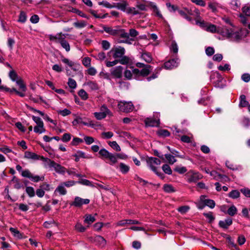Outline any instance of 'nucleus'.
<instances>
[{
	"label": "nucleus",
	"mask_w": 250,
	"mask_h": 250,
	"mask_svg": "<svg viewBox=\"0 0 250 250\" xmlns=\"http://www.w3.org/2000/svg\"><path fill=\"white\" fill-rule=\"evenodd\" d=\"M129 62V58L125 56H123L122 57L120 58V60H118V63H120L122 64H126Z\"/></svg>",
	"instance_id": "63"
},
{
	"label": "nucleus",
	"mask_w": 250,
	"mask_h": 250,
	"mask_svg": "<svg viewBox=\"0 0 250 250\" xmlns=\"http://www.w3.org/2000/svg\"><path fill=\"white\" fill-rule=\"evenodd\" d=\"M200 201L203 202L205 204V206H208L211 208H213L215 205L213 200L210 199H206L204 196L202 195L200 197Z\"/></svg>",
	"instance_id": "20"
},
{
	"label": "nucleus",
	"mask_w": 250,
	"mask_h": 250,
	"mask_svg": "<svg viewBox=\"0 0 250 250\" xmlns=\"http://www.w3.org/2000/svg\"><path fill=\"white\" fill-rule=\"evenodd\" d=\"M160 113L154 112L152 117L147 118L145 119V122L146 125H149V124H152V125H159L160 124Z\"/></svg>",
	"instance_id": "10"
},
{
	"label": "nucleus",
	"mask_w": 250,
	"mask_h": 250,
	"mask_svg": "<svg viewBox=\"0 0 250 250\" xmlns=\"http://www.w3.org/2000/svg\"><path fill=\"white\" fill-rule=\"evenodd\" d=\"M237 209L234 206H231L228 210L227 213L230 216H234L237 213Z\"/></svg>",
	"instance_id": "47"
},
{
	"label": "nucleus",
	"mask_w": 250,
	"mask_h": 250,
	"mask_svg": "<svg viewBox=\"0 0 250 250\" xmlns=\"http://www.w3.org/2000/svg\"><path fill=\"white\" fill-rule=\"evenodd\" d=\"M90 201L88 199H83L79 197H76L74 201L71 204V205L75 207H81L84 204H88Z\"/></svg>",
	"instance_id": "14"
},
{
	"label": "nucleus",
	"mask_w": 250,
	"mask_h": 250,
	"mask_svg": "<svg viewBox=\"0 0 250 250\" xmlns=\"http://www.w3.org/2000/svg\"><path fill=\"white\" fill-rule=\"evenodd\" d=\"M38 112L39 113L40 115L42 116V117L44 120L48 121L54 125H56V123H55L54 121L51 119L47 115L45 114L44 113L39 110L38 111Z\"/></svg>",
	"instance_id": "42"
},
{
	"label": "nucleus",
	"mask_w": 250,
	"mask_h": 250,
	"mask_svg": "<svg viewBox=\"0 0 250 250\" xmlns=\"http://www.w3.org/2000/svg\"><path fill=\"white\" fill-rule=\"evenodd\" d=\"M157 134L159 136L164 137L168 136L170 135V133L166 129H160L158 130Z\"/></svg>",
	"instance_id": "52"
},
{
	"label": "nucleus",
	"mask_w": 250,
	"mask_h": 250,
	"mask_svg": "<svg viewBox=\"0 0 250 250\" xmlns=\"http://www.w3.org/2000/svg\"><path fill=\"white\" fill-rule=\"evenodd\" d=\"M151 9L153 12V15L161 19H163V16L158 6L154 3L151 2L150 4Z\"/></svg>",
	"instance_id": "16"
},
{
	"label": "nucleus",
	"mask_w": 250,
	"mask_h": 250,
	"mask_svg": "<svg viewBox=\"0 0 250 250\" xmlns=\"http://www.w3.org/2000/svg\"><path fill=\"white\" fill-rule=\"evenodd\" d=\"M75 229L79 232H83L86 230V228L83 227L81 223H77L75 225Z\"/></svg>",
	"instance_id": "60"
},
{
	"label": "nucleus",
	"mask_w": 250,
	"mask_h": 250,
	"mask_svg": "<svg viewBox=\"0 0 250 250\" xmlns=\"http://www.w3.org/2000/svg\"><path fill=\"white\" fill-rule=\"evenodd\" d=\"M34 131L37 133L41 134L44 132L45 129L44 128L43 126H35Z\"/></svg>",
	"instance_id": "57"
},
{
	"label": "nucleus",
	"mask_w": 250,
	"mask_h": 250,
	"mask_svg": "<svg viewBox=\"0 0 250 250\" xmlns=\"http://www.w3.org/2000/svg\"><path fill=\"white\" fill-rule=\"evenodd\" d=\"M208 7L212 12H216L219 7V4L215 2H210L208 4Z\"/></svg>",
	"instance_id": "29"
},
{
	"label": "nucleus",
	"mask_w": 250,
	"mask_h": 250,
	"mask_svg": "<svg viewBox=\"0 0 250 250\" xmlns=\"http://www.w3.org/2000/svg\"><path fill=\"white\" fill-rule=\"evenodd\" d=\"M125 49L123 47L119 46L112 48L108 54H112L113 58L117 59L122 57L125 54Z\"/></svg>",
	"instance_id": "7"
},
{
	"label": "nucleus",
	"mask_w": 250,
	"mask_h": 250,
	"mask_svg": "<svg viewBox=\"0 0 250 250\" xmlns=\"http://www.w3.org/2000/svg\"><path fill=\"white\" fill-rule=\"evenodd\" d=\"M189 209H190V208H189V206H181V207H179L178 208V210L181 213L185 214L186 212H187L189 210Z\"/></svg>",
	"instance_id": "61"
},
{
	"label": "nucleus",
	"mask_w": 250,
	"mask_h": 250,
	"mask_svg": "<svg viewBox=\"0 0 250 250\" xmlns=\"http://www.w3.org/2000/svg\"><path fill=\"white\" fill-rule=\"evenodd\" d=\"M242 10L246 16L250 17V6H244L242 8Z\"/></svg>",
	"instance_id": "64"
},
{
	"label": "nucleus",
	"mask_w": 250,
	"mask_h": 250,
	"mask_svg": "<svg viewBox=\"0 0 250 250\" xmlns=\"http://www.w3.org/2000/svg\"><path fill=\"white\" fill-rule=\"evenodd\" d=\"M166 5L170 12H174L176 11H178L179 9L177 6L172 5L170 3H167Z\"/></svg>",
	"instance_id": "58"
},
{
	"label": "nucleus",
	"mask_w": 250,
	"mask_h": 250,
	"mask_svg": "<svg viewBox=\"0 0 250 250\" xmlns=\"http://www.w3.org/2000/svg\"><path fill=\"white\" fill-rule=\"evenodd\" d=\"M73 125H88V124L85 122L83 118L80 117H77L72 122Z\"/></svg>",
	"instance_id": "31"
},
{
	"label": "nucleus",
	"mask_w": 250,
	"mask_h": 250,
	"mask_svg": "<svg viewBox=\"0 0 250 250\" xmlns=\"http://www.w3.org/2000/svg\"><path fill=\"white\" fill-rule=\"evenodd\" d=\"M196 23L208 32L212 33L220 32V28H217L216 25L206 22L204 21L196 20Z\"/></svg>",
	"instance_id": "4"
},
{
	"label": "nucleus",
	"mask_w": 250,
	"mask_h": 250,
	"mask_svg": "<svg viewBox=\"0 0 250 250\" xmlns=\"http://www.w3.org/2000/svg\"><path fill=\"white\" fill-rule=\"evenodd\" d=\"M127 6L128 3L126 1H124L122 2H119L117 3L116 4L113 6H111V7H115L119 10H121V11L126 12L127 9Z\"/></svg>",
	"instance_id": "19"
},
{
	"label": "nucleus",
	"mask_w": 250,
	"mask_h": 250,
	"mask_svg": "<svg viewBox=\"0 0 250 250\" xmlns=\"http://www.w3.org/2000/svg\"><path fill=\"white\" fill-rule=\"evenodd\" d=\"M14 184V187L16 189H20L22 187V184L20 180L16 177L14 176L11 180Z\"/></svg>",
	"instance_id": "34"
},
{
	"label": "nucleus",
	"mask_w": 250,
	"mask_h": 250,
	"mask_svg": "<svg viewBox=\"0 0 250 250\" xmlns=\"http://www.w3.org/2000/svg\"><path fill=\"white\" fill-rule=\"evenodd\" d=\"M229 196L232 198L235 199L237 198L240 196V193L237 190H232L229 193Z\"/></svg>",
	"instance_id": "62"
},
{
	"label": "nucleus",
	"mask_w": 250,
	"mask_h": 250,
	"mask_svg": "<svg viewBox=\"0 0 250 250\" xmlns=\"http://www.w3.org/2000/svg\"><path fill=\"white\" fill-rule=\"evenodd\" d=\"M242 38V35L240 32L234 31L233 30L229 38V39L232 41H239Z\"/></svg>",
	"instance_id": "22"
},
{
	"label": "nucleus",
	"mask_w": 250,
	"mask_h": 250,
	"mask_svg": "<svg viewBox=\"0 0 250 250\" xmlns=\"http://www.w3.org/2000/svg\"><path fill=\"white\" fill-rule=\"evenodd\" d=\"M110 153V152H109L107 150L104 148L101 149L99 151V154L104 158L107 159Z\"/></svg>",
	"instance_id": "59"
},
{
	"label": "nucleus",
	"mask_w": 250,
	"mask_h": 250,
	"mask_svg": "<svg viewBox=\"0 0 250 250\" xmlns=\"http://www.w3.org/2000/svg\"><path fill=\"white\" fill-rule=\"evenodd\" d=\"M9 77L10 79L13 81L16 82L19 79L18 74L14 70H11L9 72Z\"/></svg>",
	"instance_id": "33"
},
{
	"label": "nucleus",
	"mask_w": 250,
	"mask_h": 250,
	"mask_svg": "<svg viewBox=\"0 0 250 250\" xmlns=\"http://www.w3.org/2000/svg\"><path fill=\"white\" fill-rule=\"evenodd\" d=\"M67 84L69 87L71 89H75L77 87L76 82L72 78L68 79Z\"/></svg>",
	"instance_id": "44"
},
{
	"label": "nucleus",
	"mask_w": 250,
	"mask_h": 250,
	"mask_svg": "<svg viewBox=\"0 0 250 250\" xmlns=\"http://www.w3.org/2000/svg\"><path fill=\"white\" fill-rule=\"evenodd\" d=\"M27 20V16L25 12L21 11L20 12L18 21L20 22L24 23Z\"/></svg>",
	"instance_id": "38"
},
{
	"label": "nucleus",
	"mask_w": 250,
	"mask_h": 250,
	"mask_svg": "<svg viewBox=\"0 0 250 250\" xmlns=\"http://www.w3.org/2000/svg\"><path fill=\"white\" fill-rule=\"evenodd\" d=\"M120 110L124 112H130L134 109V105L131 102L120 101L118 104Z\"/></svg>",
	"instance_id": "6"
},
{
	"label": "nucleus",
	"mask_w": 250,
	"mask_h": 250,
	"mask_svg": "<svg viewBox=\"0 0 250 250\" xmlns=\"http://www.w3.org/2000/svg\"><path fill=\"white\" fill-rule=\"evenodd\" d=\"M41 159L42 160L47 162L49 167H53L57 173L63 174L66 172V169L64 167H62L54 161L42 156L41 157Z\"/></svg>",
	"instance_id": "5"
},
{
	"label": "nucleus",
	"mask_w": 250,
	"mask_h": 250,
	"mask_svg": "<svg viewBox=\"0 0 250 250\" xmlns=\"http://www.w3.org/2000/svg\"><path fill=\"white\" fill-rule=\"evenodd\" d=\"M26 192L30 197H33L35 196V191L33 187H27Z\"/></svg>",
	"instance_id": "48"
},
{
	"label": "nucleus",
	"mask_w": 250,
	"mask_h": 250,
	"mask_svg": "<svg viewBox=\"0 0 250 250\" xmlns=\"http://www.w3.org/2000/svg\"><path fill=\"white\" fill-rule=\"evenodd\" d=\"M178 13L184 18L188 21H191V18L189 17L188 14L191 15V11L188 8H185L184 10L178 9Z\"/></svg>",
	"instance_id": "18"
},
{
	"label": "nucleus",
	"mask_w": 250,
	"mask_h": 250,
	"mask_svg": "<svg viewBox=\"0 0 250 250\" xmlns=\"http://www.w3.org/2000/svg\"><path fill=\"white\" fill-rule=\"evenodd\" d=\"M94 242L96 245L101 248L104 247L106 244V241L105 239L100 235H97L95 237Z\"/></svg>",
	"instance_id": "17"
},
{
	"label": "nucleus",
	"mask_w": 250,
	"mask_h": 250,
	"mask_svg": "<svg viewBox=\"0 0 250 250\" xmlns=\"http://www.w3.org/2000/svg\"><path fill=\"white\" fill-rule=\"evenodd\" d=\"M16 83L23 92L26 91V86L25 84L24 83L23 81L21 79V78H20L16 82Z\"/></svg>",
	"instance_id": "36"
},
{
	"label": "nucleus",
	"mask_w": 250,
	"mask_h": 250,
	"mask_svg": "<svg viewBox=\"0 0 250 250\" xmlns=\"http://www.w3.org/2000/svg\"><path fill=\"white\" fill-rule=\"evenodd\" d=\"M180 60L178 58L169 60L164 63V67L167 69H172L178 66Z\"/></svg>",
	"instance_id": "12"
},
{
	"label": "nucleus",
	"mask_w": 250,
	"mask_h": 250,
	"mask_svg": "<svg viewBox=\"0 0 250 250\" xmlns=\"http://www.w3.org/2000/svg\"><path fill=\"white\" fill-rule=\"evenodd\" d=\"M85 219L84 222L85 223L88 225L91 224L95 221V218L94 216L90 214H86L84 217Z\"/></svg>",
	"instance_id": "35"
},
{
	"label": "nucleus",
	"mask_w": 250,
	"mask_h": 250,
	"mask_svg": "<svg viewBox=\"0 0 250 250\" xmlns=\"http://www.w3.org/2000/svg\"><path fill=\"white\" fill-rule=\"evenodd\" d=\"M232 30L233 29L232 28L224 27L222 29H220V32L219 33H220L223 36L229 39Z\"/></svg>",
	"instance_id": "21"
},
{
	"label": "nucleus",
	"mask_w": 250,
	"mask_h": 250,
	"mask_svg": "<svg viewBox=\"0 0 250 250\" xmlns=\"http://www.w3.org/2000/svg\"><path fill=\"white\" fill-rule=\"evenodd\" d=\"M108 145L116 151H121V148L116 141L109 142Z\"/></svg>",
	"instance_id": "53"
},
{
	"label": "nucleus",
	"mask_w": 250,
	"mask_h": 250,
	"mask_svg": "<svg viewBox=\"0 0 250 250\" xmlns=\"http://www.w3.org/2000/svg\"><path fill=\"white\" fill-rule=\"evenodd\" d=\"M123 67L122 66H117L110 70L111 75L116 78H121L122 76Z\"/></svg>",
	"instance_id": "13"
},
{
	"label": "nucleus",
	"mask_w": 250,
	"mask_h": 250,
	"mask_svg": "<svg viewBox=\"0 0 250 250\" xmlns=\"http://www.w3.org/2000/svg\"><path fill=\"white\" fill-rule=\"evenodd\" d=\"M131 224H142V223L137 220L131 219L123 220L117 223V226H125Z\"/></svg>",
	"instance_id": "15"
},
{
	"label": "nucleus",
	"mask_w": 250,
	"mask_h": 250,
	"mask_svg": "<svg viewBox=\"0 0 250 250\" xmlns=\"http://www.w3.org/2000/svg\"><path fill=\"white\" fill-rule=\"evenodd\" d=\"M55 192H58L61 195H65L66 194V190L64 188V186L62 183L60 184L58 187L56 188Z\"/></svg>",
	"instance_id": "32"
},
{
	"label": "nucleus",
	"mask_w": 250,
	"mask_h": 250,
	"mask_svg": "<svg viewBox=\"0 0 250 250\" xmlns=\"http://www.w3.org/2000/svg\"><path fill=\"white\" fill-rule=\"evenodd\" d=\"M119 167L121 171L123 173H127L129 169V167L123 163L120 164Z\"/></svg>",
	"instance_id": "49"
},
{
	"label": "nucleus",
	"mask_w": 250,
	"mask_h": 250,
	"mask_svg": "<svg viewBox=\"0 0 250 250\" xmlns=\"http://www.w3.org/2000/svg\"><path fill=\"white\" fill-rule=\"evenodd\" d=\"M138 10L136 7H128L126 13L128 14L135 16L139 14V12Z\"/></svg>",
	"instance_id": "30"
},
{
	"label": "nucleus",
	"mask_w": 250,
	"mask_h": 250,
	"mask_svg": "<svg viewBox=\"0 0 250 250\" xmlns=\"http://www.w3.org/2000/svg\"><path fill=\"white\" fill-rule=\"evenodd\" d=\"M104 30L109 35L113 36L120 37H127V32L124 29H122L119 26L111 27L109 26H104Z\"/></svg>",
	"instance_id": "2"
},
{
	"label": "nucleus",
	"mask_w": 250,
	"mask_h": 250,
	"mask_svg": "<svg viewBox=\"0 0 250 250\" xmlns=\"http://www.w3.org/2000/svg\"><path fill=\"white\" fill-rule=\"evenodd\" d=\"M127 37H122V38H124V40H119L118 41V43H126L127 44H131L132 43V42L135 41V39L133 38H129V35L128 33H127Z\"/></svg>",
	"instance_id": "28"
},
{
	"label": "nucleus",
	"mask_w": 250,
	"mask_h": 250,
	"mask_svg": "<svg viewBox=\"0 0 250 250\" xmlns=\"http://www.w3.org/2000/svg\"><path fill=\"white\" fill-rule=\"evenodd\" d=\"M141 58L142 60L147 63H150L152 60L151 54L149 53L146 52L142 53Z\"/></svg>",
	"instance_id": "25"
},
{
	"label": "nucleus",
	"mask_w": 250,
	"mask_h": 250,
	"mask_svg": "<svg viewBox=\"0 0 250 250\" xmlns=\"http://www.w3.org/2000/svg\"><path fill=\"white\" fill-rule=\"evenodd\" d=\"M165 156L168 163L170 165H173L177 161L174 156L170 154H166L165 155Z\"/></svg>",
	"instance_id": "41"
},
{
	"label": "nucleus",
	"mask_w": 250,
	"mask_h": 250,
	"mask_svg": "<svg viewBox=\"0 0 250 250\" xmlns=\"http://www.w3.org/2000/svg\"><path fill=\"white\" fill-rule=\"evenodd\" d=\"M170 50L171 52H172L175 54H177L178 53V47L175 41L172 42L171 46L170 47Z\"/></svg>",
	"instance_id": "43"
},
{
	"label": "nucleus",
	"mask_w": 250,
	"mask_h": 250,
	"mask_svg": "<svg viewBox=\"0 0 250 250\" xmlns=\"http://www.w3.org/2000/svg\"><path fill=\"white\" fill-rule=\"evenodd\" d=\"M65 34L60 33L55 36L51 35L49 39L56 43H59L66 52H69L70 50V47L69 43L65 40Z\"/></svg>",
	"instance_id": "1"
},
{
	"label": "nucleus",
	"mask_w": 250,
	"mask_h": 250,
	"mask_svg": "<svg viewBox=\"0 0 250 250\" xmlns=\"http://www.w3.org/2000/svg\"><path fill=\"white\" fill-rule=\"evenodd\" d=\"M232 219L228 218L224 221H220L219 223V225L220 227L223 229H227L229 226L232 224Z\"/></svg>",
	"instance_id": "24"
},
{
	"label": "nucleus",
	"mask_w": 250,
	"mask_h": 250,
	"mask_svg": "<svg viewBox=\"0 0 250 250\" xmlns=\"http://www.w3.org/2000/svg\"><path fill=\"white\" fill-rule=\"evenodd\" d=\"M94 114L95 118L98 120L103 119L107 115H111L110 110L104 105L101 106L100 112H95Z\"/></svg>",
	"instance_id": "8"
},
{
	"label": "nucleus",
	"mask_w": 250,
	"mask_h": 250,
	"mask_svg": "<svg viewBox=\"0 0 250 250\" xmlns=\"http://www.w3.org/2000/svg\"><path fill=\"white\" fill-rule=\"evenodd\" d=\"M78 95L83 100H86L88 98V95L83 89H81L78 92Z\"/></svg>",
	"instance_id": "56"
},
{
	"label": "nucleus",
	"mask_w": 250,
	"mask_h": 250,
	"mask_svg": "<svg viewBox=\"0 0 250 250\" xmlns=\"http://www.w3.org/2000/svg\"><path fill=\"white\" fill-rule=\"evenodd\" d=\"M87 22L84 21H80L75 22L73 23L74 26L77 28H82L87 25Z\"/></svg>",
	"instance_id": "37"
},
{
	"label": "nucleus",
	"mask_w": 250,
	"mask_h": 250,
	"mask_svg": "<svg viewBox=\"0 0 250 250\" xmlns=\"http://www.w3.org/2000/svg\"><path fill=\"white\" fill-rule=\"evenodd\" d=\"M136 7L138 9V11L139 12V14H140L142 11L146 10V4L144 3H137Z\"/></svg>",
	"instance_id": "46"
},
{
	"label": "nucleus",
	"mask_w": 250,
	"mask_h": 250,
	"mask_svg": "<svg viewBox=\"0 0 250 250\" xmlns=\"http://www.w3.org/2000/svg\"><path fill=\"white\" fill-rule=\"evenodd\" d=\"M24 158L28 159L38 160L39 158V156L35 153L26 151L24 153Z\"/></svg>",
	"instance_id": "26"
},
{
	"label": "nucleus",
	"mask_w": 250,
	"mask_h": 250,
	"mask_svg": "<svg viewBox=\"0 0 250 250\" xmlns=\"http://www.w3.org/2000/svg\"><path fill=\"white\" fill-rule=\"evenodd\" d=\"M151 68V66L150 65H146L141 70L137 68L133 69L134 78L137 80H142V77H146L150 73Z\"/></svg>",
	"instance_id": "3"
},
{
	"label": "nucleus",
	"mask_w": 250,
	"mask_h": 250,
	"mask_svg": "<svg viewBox=\"0 0 250 250\" xmlns=\"http://www.w3.org/2000/svg\"><path fill=\"white\" fill-rule=\"evenodd\" d=\"M118 158H122L120 154L114 155L110 153L107 159L110 161V164L113 165L117 162Z\"/></svg>",
	"instance_id": "27"
},
{
	"label": "nucleus",
	"mask_w": 250,
	"mask_h": 250,
	"mask_svg": "<svg viewBox=\"0 0 250 250\" xmlns=\"http://www.w3.org/2000/svg\"><path fill=\"white\" fill-rule=\"evenodd\" d=\"M102 47L103 49L107 50L110 47L111 44L110 42L106 40H103L101 42Z\"/></svg>",
	"instance_id": "51"
},
{
	"label": "nucleus",
	"mask_w": 250,
	"mask_h": 250,
	"mask_svg": "<svg viewBox=\"0 0 250 250\" xmlns=\"http://www.w3.org/2000/svg\"><path fill=\"white\" fill-rule=\"evenodd\" d=\"M84 84L91 90H97L99 89L98 84L95 82L88 81Z\"/></svg>",
	"instance_id": "23"
},
{
	"label": "nucleus",
	"mask_w": 250,
	"mask_h": 250,
	"mask_svg": "<svg viewBox=\"0 0 250 250\" xmlns=\"http://www.w3.org/2000/svg\"><path fill=\"white\" fill-rule=\"evenodd\" d=\"M9 230L15 237L18 239L21 238V234L18 230L13 228H10Z\"/></svg>",
	"instance_id": "40"
},
{
	"label": "nucleus",
	"mask_w": 250,
	"mask_h": 250,
	"mask_svg": "<svg viewBox=\"0 0 250 250\" xmlns=\"http://www.w3.org/2000/svg\"><path fill=\"white\" fill-rule=\"evenodd\" d=\"M187 181L188 183H195L202 178V176L198 172L190 170L186 174Z\"/></svg>",
	"instance_id": "11"
},
{
	"label": "nucleus",
	"mask_w": 250,
	"mask_h": 250,
	"mask_svg": "<svg viewBox=\"0 0 250 250\" xmlns=\"http://www.w3.org/2000/svg\"><path fill=\"white\" fill-rule=\"evenodd\" d=\"M162 169L164 172L167 174L170 175L172 174V170L170 167L167 164H165L163 166Z\"/></svg>",
	"instance_id": "55"
},
{
	"label": "nucleus",
	"mask_w": 250,
	"mask_h": 250,
	"mask_svg": "<svg viewBox=\"0 0 250 250\" xmlns=\"http://www.w3.org/2000/svg\"><path fill=\"white\" fill-rule=\"evenodd\" d=\"M128 34L129 37H130V38H133L134 39V38L139 35V32L135 29L131 28L129 29Z\"/></svg>",
	"instance_id": "50"
},
{
	"label": "nucleus",
	"mask_w": 250,
	"mask_h": 250,
	"mask_svg": "<svg viewBox=\"0 0 250 250\" xmlns=\"http://www.w3.org/2000/svg\"><path fill=\"white\" fill-rule=\"evenodd\" d=\"M146 163L147 166L152 171H153L158 175L160 176L161 174L158 173L157 171L156 167L154 166V165H160L161 164V161L159 159L155 157H149L147 159Z\"/></svg>",
	"instance_id": "9"
},
{
	"label": "nucleus",
	"mask_w": 250,
	"mask_h": 250,
	"mask_svg": "<svg viewBox=\"0 0 250 250\" xmlns=\"http://www.w3.org/2000/svg\"><path fill=\"white\" fill-rule=\"evenodd\" d=\"M78 183L85 186H90L92 187H94V185H93L90 181L84 179H81L78 182Z\"/></svg>",
	"instance_id": "45"
},
{
	"label": "nucleus",
	"mask_w": 250,
	"mask_h": 250,
	"mask_svg": "<svg viewBox=\"0 0 250 250\" xmlns=\"http://www.w3.org/2000/svg\"><path fill=\"white\" fill-rule=\"evenodd\" d=\"M172 130H173V133L175 135H177L178 136H181L182 134L186 133V132L184 130H181L175 126H174V127L172 128Z\"/></svg>",
	"instance_id": "54"
},
{
	"label": "nucleus",
	"mask_w": 250,
	"mask_h": 250,
	"mask_svg": "<svg viewBox=\"0 0 250 250\" xmlns=\"http://www.w3.org/2000/svg\"><path fill=\"white\" fill-rule=\"evenodd\" d=\"M240 101L239 106L240 107H246L249 104L248 102L246 99V96L244 95L240 96Z\"/></svg>",
	"instance_id": "39"
}]
</instances>
